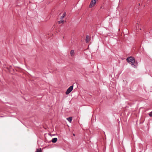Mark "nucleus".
Here are the masks:
<instances>
[{"mask_svg":"<svg viewBox=\"0 0 152 152\" xmlns=\"http://www.w3.org/2000/svg\"><path fill=\"white\" fill-rule=\"evenodd\" d=\"M67 120L70 123H71L72 120V117H71L67 118Z\"/></svg>","mask_w":152,"mask_h":152,"instance_id":"0eeeda50","label":"nucleus"},{"mask_svg":"<svg viewBox=\"0 0 152 152\" xmlns=\"http://www.w3.org/2000/svg\"><path fill=\"white\" fill-rule=\"evenodd\" d=\"M126 61L127 62L131 64L132 66H135L134 65L135 59L134 58L131 56L129 57L126 59Z\"/></svg>","mask_w":152,"mask_h":152,"instance_id":"f257e3e1","label":"nucleus"},{"mask_svg":"<svg viewBox=\"0 0 152 152\" xmlns=\"http://www.w3.org/2000/svg\"><path fill=\"white\" fill-rule=\"evenodd\" d=\"M73 135H75V134H73Z\"/></svg>","mask_w":152,"mask_h":152,"instance_id":"4468645a","label":"nucleus"},{"mask_svg":"<svg viewBox=\"0 0 152 152\" xmlns=\"http://www.w3.org/2000/svg\"><path fill=\"white\" fill-rule=\"evenodd\" d=\"M90 41V37L88 35L86 36V43H88Z\"/></svg>","mask_w":152,"mask_h":152,"instance_id":"20e7f679","label":"nucleus"},{"mask_svg":"<svg viewBox=\"0 0 152 152\" xmlns=\"http://www.w3.org/2000/svg\"><path fill=\"white\" fill-rule=\"evenodd\" d=\"M66 12H64L62 16L61 17V20H63V18L66 16Z\"/></svg>","mask_w":152,"mask_h":152,"instance_id":"423d86ee","label":"nucleus"},{"mask_svg":"<svg viewBox=\"0 0 152 152\" xmlns=\"http://www.w3.org/2000/svg\"><path fill=\"white\" fill-rule=\"evenodd\" d=\"M149 115L150 117L152 116V111L149 113Z\"/></svg>","mask_w":152,"mask_h":152,"instance_id":"f8f14e48","label":"nucleus"},{"mask_svg":"<svg viewBox=\"0 0 152 152\" xmlns=\"http://www.w3.org/2000/svg\"><path fill=\"white\" fill-rule=\"evenodd\" d=\"M64 22V20H60L58 22V23L59 24H60L61 23H63Z\"/></svg>","mask_w":152,"mask_h":152,"instance_id":"9d476101","label":"nucleus"},{"mask_svg":"<svg viewBox=\"0 0 152 152\" xmlns=\"http://www.w3.org/2000/svg\"><path fill=\"white\" fill-rule=\"evenodd\" d=\"M136 27L137 29V30H138V29L139 28L138 24V23H137L136 25Z\"/></svg>","mask_w":152,"mask_h":152,"instance_id":"9b49d317","label":"nucleus"},{"mask_svg":"<svg viewBox=\"0 0 152 152\" xmlns=\"http://www.w3.org/2000/svg\"><path fill=\"white\" fill-rule=\"evenodd\" d=\"M70 54L72 56H73L74 54V51L73 50H72L70 51Z\"/></svg>","mask_w":152,"mask_h":152,"instance_id":"6e6552de","label":"nucleus"},{"mask_svg":"<svg viewBox=\"0 0 152 152\" xmlns=\"http://www.w3.org/2000/svg\"><path fill=\"white\" fill-rule=\"evenodd\" d=\"M57 140V138H53L51 140V141L53 143H55Z\"/></svg>","mask_w":152,"mask_h":152,"instance_id":"39448f33","label":"nucleus"},{"mask_svg":"<svg viewBox=\"0 0 152 152\" xmlns=\"http://www.w3.org/2000/svg\"><path fill=\"white\" fill-rule=\"evenodd\" d=\"M138 5L139 6H140V3H139V4H138Z\"/></svg>","mask_w":152,"mask_h":152,"instance_id":"ddd939ff","label":"nucleus"},{"mask_svg":"<svg viewBox=\"0 0 152 152\" xmlns=\"http://www.w3.org/2000/svg\"><path fill=\"white\" fill-rule=\"evenodd\" d=\"M96 0H92L89 5L90 8L94 6L96 4Z\"/></svg>","mask_w":152,"mask_h":152,"instance_id":"7ed1b4c3","label":"nucleus"},{"mask_svg":"<svg viewBox=\"0 0 152 152\" xmlns=\"http://www.w3.org/2000/svg\"><path fill=\"white\" fill-rule=\"evenodd\" d=\"M73 88V86H71L70 87L68 88L66 91L65 93L66 95H68L69 94L72 90Z\"/></svg>","mask_w":152,"mask_h":152,"instance_id":"f03ea898","label":"nucleus"},{"mask_svg":"<svg viewBox=\"0 0 152 152\" xmlns=\"http://www.w3.org/2000/svg\"><path fill=\"white\" fill-rule=\"evenodd\" d=\"M35 152H42L41 148L37 149Z\"/></svg>","mask_w":152,"mask_h":152,"instance_id":"1a4fd4ad","label":"nucleus"}]
</instances>
